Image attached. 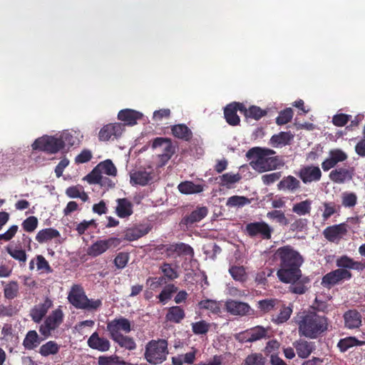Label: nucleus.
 <instances>
[{
  "instance_id": "obj_1",
  "label": "nucleus",
  "mask_w": 365,
  "mask_h": 365,
  "mask_svg": "<svg viewBox=\"0 0 365 365\" xmlns=\"http://www.w3.org/2000/svg\"><path fill=\"white\" fill-rule=\"evenodd\" d=\"M278 269L277 276L280 282L290 284L289 291L297 294H304L310 287V278L303 276L300 267L304 263L302 255L291 245L276 250L272 255Z\"/></svg>"
},
{
  "instance_id": "obj_2",
  "label": "nucleus",
  "mask_w": 365,
  "mask_h": 365,
  "mask_svg": "<svg viewBox=\"0 0 365 365\" xmlns=\"http://www.w3.org/2000/svg\"><path fill=\"white\" fill-rule=\"evenodd\" d=\"M338 269L326 274L322 279L321 284L327 289L344 280H349L353 277L351 270L361 272L365 269V263L356 261L346 255L339 257L336 260Z\"/></svg>"
},
{
  "instance_id": "obj_3",
  "label": "nucleus",
  "mask_w": 365,
  "mask_h": 365,
  "mask_svg": "<svg viewBox=\"0 0 365 365\" xmlns=\"http://www.w3.org/2000/svg\"><path fill=\"white\" fill-rule=\"evenodd\" d=\"M299 334L309 339H316L328 329V318L315 312H303L297 321Z\"/></svg>"
},
{
  "instance_id": "obj_4",
  "label": "nucleus",
  "mask_w": 365,
  "mask_h": 365,
  "mask_svg": "<svg viewBox=\"0 0 365 365\" xmlns=\"http://www.w3.org/2000/svg\"><path fill=\"white\" fill-rule=\"evenodd\" d=\"M274 154L275 151L272 149L255 147L247 152L246 157L251 160L250 165L255 170L264 173L284 165L278 156H272Z\"/></svg>"
},
{
  "instance_id": "obj_5",
  "label": "nucleus",
  "mask_w": 365,
  "mask_h": 365,
  "mask_svg": "<svg viewBox=\"0 0 365 365\" xmlns=\"http://www.w3.org/2000/svg\"><path fill=\"white\" fill-rule=\"evenodd\" d=\"M68 300L71 304L78 309L93 311L102 306L101 299H88L81 284H73L71 287L68 294Z\"/></svg>"
},
{
  "instance_id": "obj_6",
  "label": "nucleus",
  "mask_w": 365,
  "mask_h": 365,
  "mask_svg": "<svg viewBox=\"0 0 365 365\" xmlns=\"http://www.w3.org/2000/svg\"><path fill=\"white\" fill-rule=\"evenodd\" d=\"M169 354L168 341L163 339H152L145 347L144 358L152 365L163 363Z\"/></svg>"
},
{
  "instance_id": "obj_7",
  "label": "nucleus",
  "mask_w": 365,
  "mask_h": 365,
  "mask_svg": "<svg viewBox=\"0 0 365 365\" xmlns=\"http://www.w3.org/2000/svg\"><path fill=\"white\" fill-rule=\"evenodd\" d=\"M63 137L56 138L54 136L44 135L37 138L32 144L34 150L44 151L47 153L54 154L65 147Z\"/></svg>"
},
{
  "instance_id": "obj_8",
  "label": "nucleus",
  "mask_w": 365,
  "mask_h": 365,
  "mask_svg": "<svg viewBox=\"0 0 365 365\" xmlns=\"http://www.w3.org/2000/svg\"><path fill=\"white\" fill-rule=\"evenodd\" d=\"M244 232L250 237H259L262 240H270L273 229L265 222H253L245 225Z\"/></svg>"
},
{
  "instance_id": "obj_9",
  "label": "nucleus",
  "mask_w": 365,
  "mask_h": 365,
  "mask_svg": "<svg viewBox=\"0 0 365 365\" xmlns=\"http://www.w3.org/2000/svg\"><path fill=\"white\" fill-rule=\"evenodd\" d=\"M63 313L61 309H56L46 318L43 324L39 327L40 333L47 338L51 336V331L57 329L63 322Z\"/></svg>"
},
{
  "instance_id": "obj_10",
  "label": "nucleus",
  "mask_w": 365,
  "mask_h": 365,
  "mask_svg": "<svg viewBox=\"0 0 365 365\" xmlns=\"http://www.w3.org/2000/svg\"><path fill=\"white\" fill-rule=\"evenodd\" d=\"M152 148L153 149L158 148H163V153L159 154L158 156L163 165H165L176 152V145H173L172 140L168 138H155L153 141Z\"/></svg>"
},
{
  "instance_id": "obj_11",
  "label": "nucleus",
  "mask_w": 365,
  "mask_h": 365,
  "mask_svg": "<svg viewBox=\"0 0 365 365\" xmlns=\"http://www.w3.org/2000/svg\"><path fill=\"white\" fill-rule=\"evenodd\" d=\"M107 331L109 332L110 339L122 335L120 331L128 334L131 331L130 322L123 317L114 319L107 323Z\"/></svg>"
},
{
  "instance_id": "obj_12",
  "label": "nucleus",
  "mask_w": 365,
  "mask_h": 365,
  "mask_svg": "<svg viewBox=\"0 0 365 365\" xmlns=\"http://www.w3.org/2000/svg\"><path fill=\"white\" fill-rule=\"evenodd\" d=\"M155 178L154 169L148 166V168H140L130 173V183L145 186L153 180Z\"/></svg>"
},
{
  "instance_id": "obj_13",
  "label": "nucleus",
  "mask_w": 365,
  "mask_h": 365,
  "mask_svg": "<svg viewBox=\"0 0 365 365\" xmlns=\"http://www.w3.org/2000/svg\"><path fill=\"white\" fill-rule=\"evenodd\" d=\"M168 258L176 259L180 256H194L193 248L187 244L183 242L173 243L168 245L165 254Z\"/></svg>"
},
{
  "instance_id": "obj_14",
  "label": "nucleus",
  "mask_w": 365,
  "mask_h": 365,
  "mask_svg": "<svg viewBox=\"0 0 365 365\" xmlns=\"http://www.w3.org/2000/svg\"><path fill=\"white\" fill-rule=\"evenodd\" d=\"M297 175L304 184L319 182L322 176V173L318 166L313 165L302 166L297 173Z\"/></svg>"
},
{
  "instance_id": "obj_15",
  "label": "nucleus",
  "mask_w": 365,
  "mask_h": 365,
  "mask_svg": "<svg viewBox=\"0 0 365 365\" xmlns=\"http://www.w3.org/2000/svg\"><path fill=\"white\" fill-rule=\"evenodd\" d=\"M119 243L120 240L116 237L97 240L88 248L87 254L92 257H96L106 252L111 246H116Z\"/></svg>"
},
{
  "instance_id": "obj_16",
  "label": "nucleus",
  "mask_w": 365,
  "mask_h": 365,
  "mask_svg": "<svg viewBox=\"0 0 365 365\" xmlns=\"http://www.w3.org/2000/svg\"><path fill=\"white\" fill-rule=\"evenodd\" d=\"M348 158L347 154L341 149H331L329 152L328 157L322 163V168L324 171H329L334 168L339 163L345 161Z\"/></svg>"
},
{
  "instance_id": "obj_17",
  "label": "nucleus",
  "mask_w": 365,
  "mask_h": 365,
  "mask_svg": "<svg viewBox=\"0 0 365 365\" xmlns=\"http://www.w3.org/2000/svg\"><path fill=\"white\" fill-rule=\"evenodd\" d=\"M244 104L239 102L231 103L224 108V116L226 122L232 126L240 125V118L237 114V110L243 113Z\"/></svg>"
},
{
  "instance_id": "obj_18",
  "label": "nucleus",
  "mask_w": 365,
  "mask_h": 365,
  "mask_svg": "<svg viewBox=\"0 0 365 365\" xmlns=\"http://www.w3.org/2000/svg\"><path fill=\"white\" fill-rule=\"evenodd\" d=\"M354 174V168L351 166L339 167L332 170L329 175V179L334 183L343 184L352 180Z\"/></svg>"
},
{
  "instance_id": "obj_19",
  "label": "nucleus",
  "mask_w": 365,
  "mask_h": 365,
  "mask_svg": "<svg viewBox=\"0 0 365 365\" xmlns=\"http://www.w3.org/2000/svg\"><path fill=\"white\" fill-rule=\"evenodd\" d=\"M123 132V125L120 123H109L104 125L99 131L98 138L101 141H108L119 138Z\"/></svg>"
},
{
  "instance_id": "obj_20",
  "label": "nucleus",
  "mask_w": 365,
  "mask_h": 365,
  "mask_svg": "<svg viewBox=\"0 0 365 365\" xmlns=\"http://www.w3.org/2000/svg\"><path fill=\"white\" fill-rule=\"evenodd\" d=\"M227 311L232 315L246 316L252 314V310L247 303L236 300H229L225 304Z\"/></svg>"
},
{
  "instance_id": "obj_21",
  "label": "nucleus",
  "mask_w": 365,
  "mask_h": 365,
  "mask_svg": "<svg viewBox=\"0 0 365 365\" xmlns=\"http://www.w3.org/2000/svg\"><path fill=\"white\" fill-rule=\"evenodd\" d=\"M52 301L46 297L43 303L36 304L30 311V317L35 323H40L52 307Z\"/></svg>"
},
{
  "instance_id": "obj_22",
  "label": "nucleus",
  "mask_w": 365,
  "mask_h": 365,
  "mask_svg": "<svg viewBox=\"0 0 365 365\" xmlns=\"http://www.w3.org/2000/svg\"><path fill=\"white\" fill-rule=\"evenodd\" d=\"M143 118V114L135 110L126 108L119 111L118 118L123 122V128L125 125L133 126L137 124V121Z\"/></svg>"
},
{
  "instance_id": "obj_23",
  "label": "nucleus",
  "mask_w": 365,
  "mask_h": 365,
  "mask_svg": "<svg viewBox=\"0 0 365 365\" xmlns=\"http://www.w3.org/2000/svg\"><path fill=\"white\" fill-rule=\"evenodd\" d=\"M245 339L247 342H254L262 339L269 337V329L262 326H256L251 329H247L244 332Z\"/></svg>"
},
{
  "instance_id": "obj_24",
  "label": "nucleus",
  "mask_w": 365,
  "mask_h": 365,
  "mask_svg": "<svg viewBox=\"0 0 365 365\" xmlns=\"http://www.w3.org/2000/svg\"><path fill=\"white\" fill-rule=\"evenodd\" d=\"M346 232V225L341 223L327 227L324 230L323 235L328 241L334 242L341 238Z\"/></svg>"
},
{
  "instance_id": "obj_25",
  "label": "nucleus",
  "mask_w": 365,
  "mask_h": 365,
  "mask_svg": "<svg viewBox=\"0 0 365 365\" xmlns=\"http://www.w3.org/2000/svg\"><path fill=\"white\" fill-rule=\"evenodd\" d=\"M87 343L90 348L102 352L108 351L110 347L109 340L104 337H100L96 331L91 335Z\"/></svg>"
},
{
  "instance_id": "obj_26",
  "label": "nucleus",
  "mask_w": 365,
  "mask_h": 365,
  "mask_svg": "<svg viewBox=\"0 0 365 365\" xmlns=\"http://www.w3.org/2000/svg\"><path fill=\"white\" fill-rule=\"evenodd\" d=\"M343 318L345 327L349 329L359 328L361 325L362 316L356 309H349L345 312Z\"/></svg>"
},
{
  "instance_id": "obj_27",
  "label": "nucleus",
  "mask_w": 365,
  "mask_h": 365,
  "mask_svg": "<svg viewBox=\"0 0 365 365\" xmlns=\"http://www.w3.org/2000/svg\"><path fill=\"white\" fill-rule=\"evenodd\" d=\"M208 210L206 207H197L190 214L185 215L181 220L180 224L190 227L195 222L202 220L207 215Z\"/></svg>"
},
{
  "instance_id": "obj_28",
  "label": "nucleus",
  "mask_w": 365,
  "mask_h": 365,
  "mask_svg": "<svg viewBox=\"0 0 365 365\" xmlns=\"http://www.w3.org/2000/svg\"><path fill=\"white\" fill-rule=\"evenodd\" d=\"M170 130L175 138L189 142L192 138V132L185 124L180 123L172 125Z\"/></svg>"
},
{
  "instance_id": "obj_29",
  "label": "nucleus",
  "mask_w": 365,
  "mask_h": 365,
  "mask_svg": "<svg viewBox=\"0 0 365 365\" xmlns=\"http://www.w3.org/2000/svg\"><path fill=\"white\" fill-rule=\"evenodd\" d=\"M116 202L115 213L119 217H128L133 214V204L128 199L119 198Z\"/></svg>"
},
{
  "instance_id": "obj_30",
  "label": "nucleus",
  "mask_w": 365,
  "mask_h": 365,
  "mask_svg": "<svg viewBox=\"0 0 365 365\" xmlns=\"http://www.w3.org/2000/svg\"><path fill=\"white\" fill-rule=\"evenodd\" d=\"M150 230V228L147 226L140 225L138 227H133L127 229L124 232V239L128 241L137 240L139 238L146 235Z\"/></svg>"
},
{
  "instance_id": "obj_31",
  "label": "nucleus",
  "mask_w": 365,
  "mask_h": 365,
  "mask_svg": "<svg viewBox=\"0 0 365 365\" xmlns=\"http://www.w3.org/2000/svg\"><path fill=\"white\" fill-rule=\"evenodd\" d=\"M179 192L184 195L200 193L204 190V185L195 184L192 181L185 180L178 185Z\"/></svg>"
},
{
  "instance_id": "obj_32",
  "label": "nucleus",
  "mask_w": 365,
  "mask_h": 365,
  "mask_svg": "<svg viewBox=\"0 0 365 365\" xmlns=\"http://www.w3.org/2000/svg\"><path fill=\"white\" fill-rule=\"evenodd\" d=\"M300 181L292 175L284 177L278 183L279 190H288L294 192L300 187Z\"/></svg>"
},
{
  "instance_id": "obj_33",
  "label": "nucleus",
  "mask_w": 365,
  "mask_h": 365,
  "mask_svg": "<svg viewBox=\"0 0 365 365\" xmlns=\"http://www.w3.org/2000/svg\"><path fill=\"white\" fill-rule=\"evenodd\" d=\"M6 251L12 258L18 260L20 263L24 264L26 262L27 255L26 250L22 249V246L20 242L15 245H8L6 247Z\"/></svg>"
},
{
  "instance_id": "obj_34",
  "label": "nucleus",
  "mask_w": 365,
  "mask_h": 365,
  "mask_svg": "<svg viewBox=\"0 0 365 365\" xmlns=\"http://www.w3.org/2000/svg\"><path fill=\"white\" fill-rule=\"evenodd\" d=\"M297 354L299 358H307L315 349L314 343L306 340H299L294 344Z\"/></svg>"
},
{
  "instance_id": "obj_35",
  "label": "nucleus",
  "mask_w": 365,
  "mask_h": 365,
  "mask_svg": "<svg viewBox=\"0 0 365 365\" xmlns=\"http://www.w3.org/2000/svg\"><path fill=\"white\" fill-rule=\"evenodd\" d=\"M191 351L187 352L185 354H178L173 356L171 359L173 365H183L184 364H192L196 359V354L197 350L192 347Z\"/></svg>"
},
{
  "instance_id": "obj_36",
  "label": "nucleus",
  "mask_w": 365,
  "mask_h": 365,
  "mask_svg": "<svg viewBox=\"0 0 365 365\" xmlns=\"http://www.w3.org/2000/svg\"><path fill=\"white\" fill-rule=\"evenodd\" d=\"M42 339L35 330H30L26 334L23 346L26 350H33L41 344Z\"/></svg>"
},
{
  "instance_id": "obj_37",
  "label": "nucleus",
  "mask_w": 365,
  "mask_h": 365,
  "mask_svg": "<svg viewBox=\"0 0 365 365\" xmlns=\"http://www.w3.org/2000/svg\"><path fill=\"white\" fill-rule=\"evenodd\" d=\"M294 138V135L290 132H280L274 135L270 138V143L273 147L289 145Z\"/></svg>"
},
{
  "instance_id": "obj_38",
  "label": "nucleus",
  "mask_w": 365,
  "mask_h": 365,
  "mask_svg": "<svg viewBox=\"0 0 365 365\" xmlns=\"http://www.w3.org/2000/svg\"><path fill=\"white\" fill-rule=\"evenodd\" d=\"M61 236L58 230L54 228L41 230L36 235V240L39 243H44Z\"/></svg>"
},
{
  "instance_id": "obj_39",
  "label": "nucleus",
  "mask_w": 365,
  "mask_h": 365,
  "mask_svg": "<svg viewBox=\"0 0 365 365\" xmlns=\"http://www.w3.org/2000/svg\"><path fill=\"white\" fill-rule=\"evenodd\" d=\"M185 317L184 309L179 306H173L168 309L165 319L168 322L180 323Z\"/></svg>"
},
{
  "instance_id": "obj_40",
  "label": "nucleus",
  "mask_w": 365,
  "mask_h": 365,
  "mask_svg": "<svg viewBox=\"0 0 365 365\" xmlns=\"http://www.w3.org/2000/svg\"><path fill=\"white\" fill-rule=\"evenodd\" d=\"M280 302L277 299H265L259 300L257 302V308L263 313L266 314L273 310L279 309Z\"/></svg>"
},
{
  "instance_id": "obj_41",
  "label": "nucleus",
  "mask_w": 365,
  "mask_h": 365,
  "mask_svg": "<svg viewBox=\"0 0 365 365\" xmlns=\"http://www.w3.org/2000/svg\"><path fill=\"white\" fill-rule=\"evenodd\" d=\"M279 314H272L271 320L272 322L279 324L287 322L292 313V309L289 307H286L285 305H279Z\"/></svg>"
},
{
  "instance_id": "obj_42",
  "label": "nucleus",
  "mask_w": 365,
  "mask_h": 365,
  "mask_svg": "<svg viewBox=\"0 0 365 365\" xmlns=\"http://www.w3.org/2000/svg\"><path fill=\"white\" fill-rule=\"evenodd\" d=\"M243 109L245 110L243 114L246 118H252L256 120H259L267 114L266 110H263L257 106H251L249 108H247L244 105Z\"/></svg>"
},
{
  "instance_id": "obj_43",
  "label": "nucleus",
  "mask_w": 365,
  "mask_h": 365,
  "mask_svg": "<svg viewBox=\"0 0 365 365\" xmlns=\"http://www.w3.org/2000/svg\"><path fill=\"white\" fill-rule=\"evenodd\" d=\"M201 309L209 310L212 314L220 315L221 313V304L212 299H203L198 303Z\"/></svg>"
},
{
  "instance_id": "obj_44",
  "label": "nucleus",
  "mask_w": 365,
  "mask_h": 365,
  "mask_svg": "<svg viewBox=\"0 0 365 365\" xmlns=\"http://www.w3.org/2000/svg\"><path fill=\"white\" fill-rule=\"evenodd\" d=\"M111 339L117 343L120 347L129 351L135 350L137 347L134 339L127 335L122 334Z\"/></svg>"
},
{
  "instance_id": "obj_45",
  "label": "nucleus",
  "mask_w": 365,
  "mask_h": 365,
  "mask_svg": "<svg viewBox=\"0 0 365 365\" xmlns=\"http://www.w3.org/2000/svg\"><path fill=\"white\" fill-rule=\"evenodd\" d=\"M59 349L60 345L54 341H49L41 346L38 352L43 356H48L58 354Z\"/></svg>"
},
{
  "instance_id": "obj_46",
  "label": "nucleus",
  "mask_w": 365,
  "mask_h": 365,
  "mask_svg": "<svg viewBox=\"0 0 365 365\" xmlns=\"http://www.w3.org/2000/svg\"><path fill=\"white\" fill-rule=\"evenodd\" d=\"M312 210V200H305L294 204L292 207V212L302 216L309 215Z\"/></svg>"
},
{
  "instance_id": "obj_47",
  "label": "nucleus",
  "mask_w": 365,
  "mask_h": 365,
  "mask_svg": "<svg viewBox=\"0 0 365 365\" xmlns=\"http://www.w3.org/2000/svg\"><path fill=\"white\" fill-rule=\"evenodd\" d=\"M229 273L235 281L245 282L247 279V274L243 266H231L229 269Z\"/></svg>"
},
{
  "instance_id": "obj_48",
  "label": "nucleus",
  "mask_w": 365,
  "mask_h": 365,
  "mask_svg": "<svg viewBox=\"0 0 365 365\" xmlns=\"http://www.w3.org/2000/svg\"><path fill=\"white\" fill-rule=\"evenodd\" d=\"M86 180L89 184H100L101 185H103L105 181L108 179L103 177L100 170L98 169L96 165L93 170L86 176Z\"/></svg>"
},
{
  "instance_id": "obj_49",
  "label": "nucleus",
  "mask_w": 365,
  "mask_h": 365,
  "mask_svg": "<svg viewBox=\"0 0 365 365\" xmlns=\"http://www.w3.org/2000/svg\"><path fill=\"white\" fill-rule=\"evenodd\" d=\"M267 359L261 353H252L244 360L243 365H266Z\"/></svg>"
},
{
  "instance_id": "obj_50",
  "label": "nucleus",
  "mask_w": 365,
  "mask_h": 365,
  "mask_svg": "<svg viewBox=\"0 0 365 365\" xmlns=\"http://www.w3.org/2000/svg\"><path fill=\"white\" fill-rule=\"evenodd\" d=\"M250 202L251 200L247 197L233 195L227 199L226 205L229 207H242Z\"/></svg>"
},
{
  "instance_id": "obj_51",
  "label": "nucleus",
  "mask_w": 365,
  "mask_h": 365,
  "mask_svg": "<svg viewBox=\"0 0 365 365\" xmlns=\"http://www.w3.org/2000/svg\"><path fill=\"white\" fill-rule=\"evenodd\" d=\"M19 284L16 281H11L6 284L4 289V297L7 299H13L19 294Z\"/></svg>"
},
{
  "instance_id": "obj_52",
  "label": "nucleus",
  "mask_w": 365,
  "mask_h": 365,
  "mask_svg": "<svg viewBox=\"0 0 365 365\" xmlns=\"http://www.w3.org/2000/svg\"><path fill=\"white\" fill-rule=\"evenodd\" d=\"M97 167L101 174L105 173L111 176H115L117 174V169L110 160H106L100 163L97 165Z\"/></svg>"
},
{
  "instance_id": "obj_53",
  "label": "nucleus",
  "mask_w": 365,
  "mask_h": 365,
  "mask_svg": "<svg viewBox=\"0 0 365 365\" xmlns=\"http://www.w3.org/2000/svg\"><path fill=\"white\" fill-rule=\"evenodd\" d=\"M160 271L163 274L165 279H168L169 281L174 280L178 278L179 274L177 270L172 267L170 263L164 262L160 267Z\"/></svg>"
},
{
  "instance_id": "obj_54",
  "label": "nucleus",
  "mask_w": 365,
  "mask_h": 365,
  "mask_svg": "<svg viewBox=\"0 0 365 365\" xmlns=\"http://www.w3.org/2000/svg\"><path fill=\"white\" fill-rule=\"evenodd\" d=\"M191 326L192 332L197 335L206 334L210 328V324L205 320L192 323Z\"/></svg>"
},
{
  "instance_id": "obj_55",
  "label": "nucleus",
  "mask_w": 365,
  "mask_h": 365,
  "mask_svg": "<svg viewBox=\"0 0 365 365\" xmlns=\"http://www.w3.org/2000/svg\"><path fill=\"white\" fill-rule=\"evenodd\" d=\"M178 288L173 284L166 285L158 297L160 302L165 304L171 298L172 294L176 292Z\"/></svg>"
},
{
  "instance_id": "obj_56",
  "label": "nucleus",
  "mask_w": 365,
  "mask_h": 365,
  "mask_svg": "<svg viewBox=\"0 0 365 365\" xmlns=\"http://www.w3.org/2000/svg\"><path fill=\"white\" fill-rule=\"evenodd\" d=\"M220 178L222 181L221 185L229 187L230 185L238 182L242 177L238 173L236 174L227 173L220 176Z\"/></svg>"
},
{
  "instance_id": "obj_57",
  "label": "nucleus",
  "mask_w": 365,
  "mask_h": 365,
  "mask_svg": "<svg viewBox=\"0 0 365 365\" xmlns=\"http://www.w3.org/2000/svg\"><path fill=\"white\" fill-rule=\"evenodd\" d=\"M293 117V110L291 108H287L281 112L276 118V123L277 125H285L291 121Z\"/></svg>"
},
{
  "instance_id": "obj_58",
  "label": "nucleus",
  "mask_w": 365,
  "mask_h": 365,
  "mask_svg": "<svg viewBox=\"0 0 365 365\" xmlns=\"http://www.w3.org/2000/svg\"><path fill=\"white\" fill-rule=\"evenodd\" d=\"M273 274V269L271 268L266 267L262 271L257 273L255 276V282L259 285H266L267 283V277L272 276Z\"/></svg>"
},
{
  "instance_id": "obj_59",
  "label": "nucleus",
  "mask_w": 365,
  "mask_h": 365,
  "mask_svg": "<svg viewBox=\"0 0 365 365\" xmlns=\"http://www.w3.org/2000/svg\"><path fill=\"white\" fill-rule=\"evenodd\" d=\"M267 217L271 220H276L277 222L282 225H287L289 220L282 210H272L267 212Z\"/></svg>"
},
{
  "instance_id": "obj_60",
  "label": "nucleus",
  "mask_w": 365,
  "mask_h": 365,
  "mask_svg": "<svg viewBox=\"0 0 365 365\" xmlns=\"http://www.w3.org/2000/svg\"><path fill=\"white\" fill-rule=\"evenodd\" d=\"M357 196L354 192H345L341 196V204L345 207H353L356 205Z\"/></svg>"
},
{
  "instance_id": "obj_61",
  "label": "nucleus",
  "mask_w": 365,
  "mask_h": 365,
  "mask_svg": "<svg viewBox=\"0 0 365 365\" xmlns=\"http://www.w3.org/2000/svg\"><path fill=\"white\" fill-rule=\"evenodd\" d=\"M129 260V254L128 252H119L113 260V263L115 266L119 269H122L127 265Z\"/></svg>"
},
{
  "instance_id": "obj_62",
  "label": "nucleus",
  "mask_w": 365,
  "mask_h": 365,
  "mask_svg": "<svg viewBox=\"0 0 365 365\" xmlns=\"http://www.w3.org/2000/svg\"><path fill=\"white\" fill-rule=\"evenodd\" d=\"M21 225L26 232H32L38 227V219L35 216H30L23 221Z\"/></svg>"
},
{
  "instance_id": "obj_63",
  "label": "nucleus",
  "mask_w": 365,
  "mask_h": 365,
  "mask_svg": "<svg viewBox=\"0 0 365 365\" xmlns=\"http://www.w3.org/2000/svg\"><path fill=\"white\" fill-rule=\"evenodd\" d=\"M18 309L12 304L4 305L0 304V317H11L16 315Z\"/></svg>"
},
{
  "instance_id": "obj_64",
  "label": "nucleus",
  "mask_w": 365,
  "mask_h": 365,
  "mask_svg": "<svg viewBox=\"0 0 365 365\" xmlns=\"http://www.w3.org/2000/svg\"><path fill=\"white\" fill-rule=\"evenodd\" d=\"M354 336H348L344 339H341L338 344L337 347L339 349L341 352H345L349 349L354 346Z\"/></svg>"
}]
</instances>
